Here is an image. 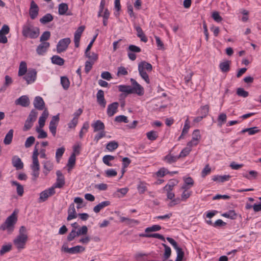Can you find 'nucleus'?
Returning a JSON list of instances; mask_svg holds the SVG:
<instances>
[{
  "mask_svg": "<svg viewBox=\"0 0 261 261\" xmlns=\"http://www.w3.org/2000/svg\"><path fill=\"white\" fill-rule=\"evenodd\" d=\"M39 29L38 27H34L29 22H27L22 27V34L25 38L36 39L39 36Z\"/></svg>",
  "mask_w": 261,
  "mask_h": 261,
  "instance_id": "obj_1",
  "label": "nucleus"
},
{
  "mask_svg": "<svg viewBox=\"0 0 261 261\" xmlns=\"http://www.w3.org/2000/svg\"><path fill=\"white\" fill-rule=\"evenodd\" d=\"M17 217L15 213H13L9 216L5 222L0 226V230H7L9 233H12L14 230V225L16 223Z\"/></svg>",
  "mask_w": 261,
  "mask_h": 261,
  "instance_id": "obj_2",
  "label": "nucleus"
},
{
  "mask_svg": "<svg viewBox=\"0 0 261 261\" xmlns=\"http://www.w3.org/2000/svg\"><path fill=\"white\" fill-rule=\"evenodd\" d=\"M28 239V235L17 236L13 240V244L18 251L24 249Z\"/></svg>",
  "mask_w": 261,
  "mask_h": 261,
  "instance_id": "obj_3",
  "label": "nucleus"
},
{
  "mask_svg": "<svg viewBox=\"0 0 261 261\" xmlns=\"http://www.w3.org/2000/svg\"><path fill=\"white\" fill-rule=\"evenodd\" d=\"M166 239L176 250L177 257L175 261H181L184 256V252L182 251V249L178 247L177 243L173 239L167 237Z\"/></svg>",
  "mask_w": 261,
  "mask_h": 261,
  "instance_id": "obj_4",
  "label": "nucleus"
},
{
  "mask_svg": "<svg viewBox=\"0 0 261 261\" xmlns=\"http://www.w3.org/2000/svg\"><path fill=\"white\" fill-rule=\"evenodd\" d=\"M85 248L82 246L77 245L71 248H68L67 246L64 243L61 248L62 251L69 254H77L84 251Z\"/></svg>",
  "mask_w": 261,
  "mask_h": 261,
  "instance_id": "obj_5",
  "label": "nucleus"
},
{
  "mask_svg": "<svg viewBox=\"0 0 261 261\" xmlns=\"http://www.w3.org/2000/svg\"><path fill=\"white\" fill-rule=\"evenodd\" d=\"M70 42L69 38H65L59 40L57 45V52L60 54L66 51Z\"/></svg>",
  "mask_w": 261,
  "mask_h": 261,
  "instance_id": "obj_6",
  "label": "nucleus"
},
{
  "mask_svg": "<svg viewBox=\"0 0 261 261\" xmlns=\"http://www.w3.org/2000/svg\"><path fill=\"white\" fill-rule=\"evenodd\" d=\"M130 82L133 87H131L132 93H136L139 96H142L144 93L143 87L140 85L134 79H130Z\"/></svg>",
  "mask_w": 261,
  "mask_h": 261,
  "instance_id": "obj_7",
  "label": "nucleus"
},
{
  "mask_svg": "<svg viewBox=\"0 0 261 261\" xmlns=\"http://www.w3.org/2000/svg\"><path fill=\"white\" fill-rule=\"evenodd\" d=\"M24 75L23 79L26 81L27 84L29 85L34 83L36 80L37 71L35 69H29Z\"/></svg>",
  "mask_w": 261,
  "mask_h": 261,
  "instance_id": "obj_8",
  "label": "nucleus"
},
{
  "mask_svg": "<svg viewBox=\"0 0 261 261\" xmlns=\"http://www.w3.org/2000/svg\"><path fill=\"white\" fill-rule=\"evenodd\" d=\"M55 187H50L49 189L45 190L40 194L39 200L40 201L44 202L46 201L48 197L51 196L55 194Z\"/></svg>",
  "mask_w": 261,
  "mask_h": 261,
  "instance_id": "obj_9",
  "label": "nucleus"
},
{
  "mask_svg": "<svg viewBox=\"0 0 261 261\" xmlns=\"http://www.w3.org/2000/svg\"><path fill=\"white\" fill-rule=\"evenodd\" d=\"M59 121V114L53 117L51 120L49 122V129L51 132L53 136H55L56 135V130L58 125V123Z\"/></svg>",
  "mask_w": 261,
  "mask_h": 261,
  "instance_id": "obj_10",
  "label": "nucleus"
},
{
  "mask_svg": "<svg viewBox=\"0 0 261 261\" xmlns=\"http://www.w3.org/2000/svg\"><path fill=\"white\" fill-rule=\"evenodd\" d=\"M33 105L36 109L42 111L46 109L45 102L43 98L39 96H36L33 101Z\"/></svg>",
  "mask_w": 261,
  "mask_h": 261,
  "instance_id": "obj_11",
  "label": "nucleus"
},
{
  "mask_svg": "<svg viewBox=\"0 0 261 261\" xmlns=\"http://www.w3.org/2000/svg\"><path fill=\"white\" fill-rule=\"evenodd\" d=\"M96 100L97 103L103 109L107 105V101L105 98L104 92L102 90H99L96 94Z\"/></svg>",
  "mask_w": 261,
  "mask_h": 261,
  "instance_id": "obj_12",
  "label": "nucleus"
},
{
  "mask_svg": "<svg viewBox=\"0 0 261 261\" xmlns=\"http://www.w3.org/2000/svg\"><path fill=\"white\" fill-rule=\"evenodd\" d=\"M16 105L21 106L23 107H27L30 104V100L27 95H22L15 101Z\"/></svg>",
  "mask_w": 261,
  "mask_h": 261,
  "instance_id": "obj_13",
  "label": "nucleus"
},
{
  "mask_svg": "<svg viewBox=\"0 0 261 261\" xmlns=\"http://www.w3.org/2000/svg\"><path fill=\"white\" fill-rule=\"evenodd\" d=\"M119 107L118 102H114L108 105L107 113L109 117H112L117 112Z\"/></svg>",
  "mask_w": 261,
  "mask_h": 261,
  "instance_id": "obj_14",
  "label": "nucleus"
},
{
  "mask_svg": "<svg viewBox=\"0 0 261 261\" xmlns=\"http://www.w3.org/2000/svg\"><path fill=\"white\" fill-rule=\"evenodd\" d=\"M39 8L37 5L32 1L31 3V7L29 10V14L31 19H35L38 15Z\"/></svg>",
  "mask_w": 261,
  "mask_h": 261,
  "instance_id": "obj_15",
  "label": "nucleus"
},
{
  "mask_svg": "<svg viewBox=\"0 0 261 261\" xmlns=\"http://www.w3.org/2000/svg\"><path fill=\"white\" fill-rule=\"evenodd\" d=\"M50 46V43L48 42H41L36 48V52L39 55H43Z\"/></svg>",
  "mask_w": 261,
  "mask_h": 261,
  "instance_id": "obj_16",
  "label": "nucleus"
},
{
  "mask_svg": "<svg viewBox=\"0 0 261 261\" xmlns=\"http://www.w3.org/2000/svg\"><path fill=\"white\" fill-rule=\"evenodd\" d=\"M68 217L67 220L70 221L73 219H75L77 217V214L75 211L74 204L73 203H71L69 206L68 210Z\"/></svg>",
  "mask_w": 261,
  "mask_h": 261,
  "instance_id": "obj_17",
  "label": "nucleus"
},
{
  "mask_svg": "<svg viewBox=\"0 0 261 261\" xmlns=\"http://www.w3.org/2000/svg\"><path fill=\"white\" fill-rule=\"evenodd\" d=\"M12 164L17 170H20L23 168V163L20 158L17 155L13 156L12 159Z\"/></svg>",
  "mask_w": 261,
  "mask_h": 261,
  "instance_id": "obj_18",
  "label": "nucleus"
},
{
  "mask_svg": "<svg viewBox=\"0 0 261 261\" xmlns=\"http://www.w3.org/2000/svg\"><path fill=\"white\" fill-rule=\"evenodd\" d=\"M94 129V132L105 130V126L104 123L100 120H96L91 124Z\"/></svg>",
  "mask_w": 261,
  "mask_h": 261,
  "instance_id": "obj_19",
  "label": "nucleus"
},
{
  "mask_svg": "<svg viewBox=\"0 0 261 261\" xmlns=\"http://www.w3.org/2000/svg\"><path fill=\"white\" fill-rule=\"evenodd\" d=\"M49 113L47 109H45L43 111L41 116L39 118L38 123L40 128L43 127L45 123V120L48 116Z\"/></svg>",
  "mask_w": 261,
  "mask_h": 261,
  "instance_id": "obj_20",
  "label": "nucleus"
},
{
  "mask_svg": "<svg viewBox=\"0 0 261 261\" xmlns=\"http://www.w3.org/2000/svg\"><path fill=\"white\" fill-rule=\"evenodd\" d=\"M120 221L121 222H125V224L130 226H133L135 225L139 224L140 222L138 220L129 219L124 217H120Z\"/></svg>",
  "mask_w": 261,
  "mask_h": 261,
  "instance_id": "obj_21",
  "label": "nucleus"
},
{
  "mask_svg": "<svg viewBox=\"0 0 261 261\" xmlns=\"http://www.w3.org/2000/svg\"><path fill=\"white\" fill-rule=\"evenodd\" d=\"M230 64L231 61L229 60H226L221 62L219 64V68L221 71L224 73L228 72L230 69Z\"/></svg>",
  "mask_w": 261,
  "mask_h": 261,
  "instance_id": "obj_22",
  "label": "nucleus"
},
{
  "mask_svg": "<svg viewBox=\"0 0 261 261\" xmlns=\"http://www.w3.org/2000/svg\"><path fill=\"white\" fill-rule=\"evenodd\" d=\"M110 204L111 202L109 201H102L94 207L93 211L96 213H98L101 210L106 206L110 205Z\"/></svg>",
  "mask_w": 261,
  "mask_h": 261,
  "instance_id": "obj_23",
  "label": "nucleus"
},
{
  "mask_svg": "<svg viewBox=\"0 0 261 261\" xmlns=\"http://www.w3.org/2000/svg\"><path fill=\"white\" fill-rule=\"evenodd\" d=\"M190 127V122L189 121L188 118L186 119L185 122V124L184 126V128L182 130L181 134L180 136L178 137V140L179 141L181 139H183L184 138V136L186 135L189 131V129Z\"/></svg>",
  "mask_w": 261,
  "mask_h": 261,
  "instance_id": "obj_24",
  "label": "nucleus"
},
{
  "mask_svg": "<svg viewBox=\"0 0 261 261\" xmlns=\"http://www.w3.org/2000/svg\"><path fill=\"white\" fill-rule=\"evenodd\" d=\"M12 186H16L17 194L19 196H22L24 193V188L23 186L20 185L17 181L12 180L11 181Z\"/></svg>",
  "mask_w": 261,
  "mask_h": 261,
  "instance_id": "obj_25",
  "label": "nucleus"
},
{
  "mask_svg": "<svg viewBox=\"0 0 261 261\" xmlns=\"http://www.w3.org/2000/svg\"><path fill=\"white\" fill-rule=\"evenodd\" d=\"M43 168L45 169L43 173L45 175H47L48 173L53 169V164L50 161H43Z\"/></svg>",
  "mask_w": 261,
  "mask_h": 261,
  "instance_id": "obj_26",
  "label": "nucleus"
},
{
  "mask_svg": "<svg viewBox=\"0 0 261 261\" xmlns=\"http://www.w3.org/2000/svg\"><path fill=\"white\" fill-rule=\"evenodd\" d=\"M13 129H11L6 134L4 140V143L5 145H9L11 143L13 137Z\"/></svg>",
  "mask_w": 261,
  "mask_h": 261,
  "instance_id": "obj_27",
  "label": "nucleus"
},
{
  "mask_svg": "<svg viewBox=\"0 0 261 261\" xmlns=\"http://www.w3.org/2000/svg\"><path fill=\"white\" fill-rule=\"evenodd\" d=\"M68 10V6L66 3H62L59 5L58 13L60 15H64Z\"/></svg>",
  "mask_w": 261,
  "mask_h": 261,
  "instance_id": "obj_28",
  "label": "nucleus"
},
{
  "mask_svg": "<svg viewBox=\"0 0 261 261\" xmlns=\"http://www.w3.org/2000/svg\"><path fill=\"white\" fill-rule=\"evenodd\" d=\"M230 177L229 175H215L213 176L212 179L215 181L223 182L228 180Z\"/></svg>",
  "mask_w": 261,
  "mask_h": 261,
  "instance_id": "obj_29",
  "label": "nucleus"
},
{
  "mask_svg": "<svg viewBox=\"0 0 261 261\" xmlns=\"http://www.w3.org/2000/svg\"><path fill=\"white\" fill-rule=\"evenodd\" d=\"M27 63L24 61L20 62L18 70V76L24 75L27 72Z\"/></svg>",
  "mask_w": 261,
  "mask_h": 261,
  "instance_id": "obj_30",
  "label": "nucleus"
},
{
  "mask_svg": "<svg viewBox=\"0 0 261 261\" xmlns=\"http://www.w3.org/2000/svg\"><path fill=\"white\" fill-rule=\"evenodd\" d=\"M128 191L127 188L118 189L116 192L114 193V196L117 198L123 197Z\"/></svg>",
  "mask_w": 261,
  "mask_h": 261,
  "instance_id": "obj_31",
  "label": "nucleus"
},
{
  "mask_svg": "<svg viewBox=\"0 0 261 261\" xmlns=\"http://www.w3.org/2000/svg\"><path fill=\"white\" fill-rule=\"evenodd\" d=\"M138 70L139 74L141 77L146 82V83L149 84L150 80L147 72L143 70V68L141 67V66H138Z\"/></svg>",
  "mask_w": 261,
  "mask_h": 261,
  "instance_id": "obj_32",
  "label": "nucleus"
},
{
  "mask_svg": "<svg viewBox=\"0 0 261 261\" xmlns=\"http://www.w3.org/2000/svg\"><path fill=\"white\" fill-rule=\"evenodd\" d=\"M51 62L54 64L62 66L64 63V60L61 58L60 56L57 55H54L51 58Z\"/></svg>",
  "mask_w": 261,
  "mask_h": 261,
  "instance_id": "obj_33",
  "label": "nucleus"
},
{
  "mask_svg": "<svg viewBox=\"0 0 261 261\" xmlns=\"http://www.w3.org/2000/svg\"><path fill=\"white\" fill-rule=\"evenodd\" d=\"M223 217L225 218H229L232 220H235L237 217V214L233 210H230L226 213L222 214Z\"/></svg>",
  "mask_w": 261,
  "mask_h": 261,
  "instance_id": "obj_34",
  "label": "nucleus"
},
{
  "mask_svg": "<svg viewBox=\"0 0 261 261\" xmlns=\"http://www.w3.org/2000/svg\"><path fill=\"white\" fill-rule=\"evenodd\" d=\"M119 91L124 92L127 94H132L130 86L121 85L118 86Z\"/></svg>",
  "mask_w": 261,
  "mask_h": 261,
  "instance_id": "obj_35",
  "label": "nucleus"
},
{
  "mask_svg": "<svg viewBox=\"0 0 261 261\" xmlns=\"http://www.w3.org/2000/svg\"><path fill=\"white\" fill-rule=\"evenodd\" d=\"M259 132V129H257V127H253L250 128H247L243 129L240 132L241 134H243L246 132L248 133L249 135H253Z\"/></svg>",
  "mask_w": 261,
  "mask_h": 261,
  "instance_id": "obj_36",
  "label": "nucleus"
},
{
  "mask_svg": "<svg viewBox=\"0 0 261 261\" xmlns=\"http://www.w3.org/2000/svg\"><path fill=\"white\" fill-rule=\"evenodd\" d=\"M54 18L53 15L50 13H47L40 19V21L43 24H46L49 22L51 21Z\"/></svg>",
  "mask_w": 261,
  "mask_h": 261,
  "instance_id": "obj_37",
  "label": "nucleus"
},
{
  "mask_svg": "<svg viewBox=\"0 0 261 261\" xmlns=\"http://www.w3.org/2000/svg\"><path fill=\"white\" fill-rule=\"evenodd\" d=\"M178 159V156H174L169 154L164 157V160L167 163L171 164L175 162Z\"/></svg>",
  "mask_w": 261,
  "mask_h": 261,
  "instance_id": "obj_38",
  "label": "nucleus"
},
{
  "mask_svg": "<svg viewBox=\"0 0 261 261\" xmlns=\"http://www.w3.org/2000/svg\"><path fill=\"white\" fill-rule=\"evenodd\" d=\"M118 146V143L117 142L113 141L109 142L107 144L106 148L110 151H113L117 148Z\"/></svg>",
  "mask_w": 261,
  "mask_h": 261,
  "instance_id": "obj_39",
  "label": "nucleus"
},
{
  "mask_svg": "<svg viewBox=\"0 0 261 261\" xmlns=\"http://www.w3.org/2000/svg\"><path fill=\"white\" fill-rule=\"evenodd\" d=\"M61 84L64 90H67L70 86V82L66 76H62L61 77Z\"/></svg>",
  "mask_w": 261,
  "mask_h": 261,
  "instance_id": "obj_40",
  "label": "nucleus"
},
{
  "mask_svg": "<svg viewBox=\"0 0 261 261\" xmlns=\"http://www.w3.org/2000/svg\"><path fill=\"white\" fill-rule=\"evenodd\" d=\"M37 115V111L35 109H33L31 111L27 119L34 122L36 121Z\"/></svg>",
  "mask_w": 261,
  "mask_h": 261,
  "instance_id": "obj_41",
  "label": "nucleus"
},
{
  "mask_svg": "<svg viewBox=\"0 0 261 261\" xmlns=\"http://www.w3.org/2000/svg\"><path fill=\"white\" fill-rule=\"evenodd\" d=\"M65 149L64 147L59 148L57 149L56 152V159L57 163L60 162V159L65 152Z\"/></svg>",
  "mask_w": 261,
  "mask_h": 261,
  "instance_id": "obj_42",
  "label": "nucleus"
},
{
  "mask_svg": "<svg viewBox=\"0 0 261 261\" xmlns=\"http://www.w3.org/2000/svg\"><path fill=\"white\" fill-rule=\"evenodd\" d=\"M138 66H141L143 68V70L145 71L146 69L147 71L150 72L152 70V66L151 64L147 63L145 61H142L140 63Z\"/></svg>",
  "mask_w": 261,
  "mask_h": 261,
  "instance_id": "obj_43",
  "label": "nucleus"
},
{
  "mask_svg": "<svg viewBox=\"0 0 261 261\" xmlns=\"http://www.w3.org/2000/svg\"><path fill=\"white\" fill-rule=\"evenodd\" d=\"M76 157L74 153H72L68 159L67 166L72 168L75 164Z\"/></svg>",
  "mask_w": 261,
  "mask_h": 261,
  "instance_id": "obj_44",
  "label": "nucleus"
},
{
  "mask_svg": "<svg viewBox=\"0 0 261 261\" xmlns=\"http://www.w3.org/2000/svg\"><path fill=\"white\" fill-rule=\"evenodd\" d=\"M115 157L111 155H106L102 158V161L103 163L108 166H112V164L110 162L114 160Z\"/></svg>",
  "mask_w": 261,
  "mask_h": 261,
  "instance_id": "obj_45",
  "label": "nucleus"
},
{
  "mask_svg": "<svg viewBox=\"0 0 261 261\" xmlns=\"http://www.w3.org/2000/svg\"><path fill=\"white\" fill-rule=\"evenodd\" d=\"M146 136L148 140L150 141L155 140L158 136L156 132L154 130H151L146 133Z\"/></svg>",
  "mask_w": 261,
  "mask_h": 261,
  "instance_id": "obj_46",
  "label": "nucleus"
},
{
  "mask_svg": "<svg viewBox=\"0 0 261 261\" xmlns=\"http://www.w3.org/2000/svg\"><path fill=\"white\" fill-rule=\"evenodd\" d=\"M227 116L225 113H221L218 118V125L221 126L226 122Z\"/></svg>",
  "mask_w": 261,
  "mask_h": 261,
  "instance_id": "obj_47",
  "label": "nucleus"
},
{
  "mask_svg": "<svg viewBox=\"0 0 261 261\" xmlns=\"http://www.w3.org/2000/svg\"><path fill=\"white\" fill-rule=\"evenodd\" d=\"M89 127V125L88 122H85L80 132L79 137L81 139L83 138L84 134L86 133Z\"/></svg>",
  "mask_w": 261,
  "mask_h": 261,
  "instance_id": "obj_48",
  "label": "nucleus"
},
{
  "mask_svg": "<svg viewBox=\"0 0 261 261\" xmlns=\"http://www.w3.org/2000/svg\"><path fill=\"white\" fill-rule=\"evenodd\" d=\"M65 184V179L64 176L57 177V181L53 187L62 188Z\"/></svg>",
  "mask_w": 261,
  "mask_h": 261,
  "instance_id": "obj_49",
  "label": "nucleus"
},
{
  "mask_svg": "<svg viewBox=\"0 0 261 261\" xmlns=\"http://www.w3.org/2000/svg\"><path fill=\"white\" fill-rule=\"evenodd\" d=\"M12 82L13 81L12 78L8 75H6L5 77V83L4 86L1 88V90H2L3 89L5 90L8 86L12 83Z\"/></svg>",
  "mask_w": 261,
  "mask_h": 261,
  "instance_id": "obj_50",
  "label": "nucleus"
},
{
  "mask_svg": "<svg viewBox=\"0 0 261 261\" xmlns=\"http://www.w3.org/2000/svg\"><path fill=\"white\" fill-rule=\"evenodd\" d=\"M137 189L140 194L144 193L147 190L146 184L140 181L137 186Z\"/></svg>",
  "mask_w": 261,
  "mask_h": 261,
  "instance_id": "obj_51",
  "label": "nucleus"
},
{
  "mask_svg": "<svg viewBox=\"0 0 261 261\" xmlns=\"http://www.w3.org/2000/svg\"><path fill=\"white\" fill-rule=\"evenodd\" d=\"M258 175V172L251 170L249 172V174H243V176L248 179L251 180L252 178H256Z\"/></svg>",
  "mask_w": 261,
  "mask_h": 261,
  "instance_id": "obj_52",
  "label": "nucleus"
},
{
  "mask_svg": "<svg viewBox=\"0 0 261 261\" xmlns=\"http://www.w3.org/2000/svg\"><path fill=\"white\" fill-rule=\"evenodd\" d=\"M162 245L164 246L165 248V253L164 255V257L165 259H167L171 255V248L166 244H162Z\"/></svg>",
  "mask_w": 261,
  "mask_h": 261,
  "instance_id": "obj_53",
  "label": "nucleus"
},
{
  "mask_svg": "<svg viewBox=\"0 0 261 261\" xmlns=\"http://www.w3.org/2000/svg\"><path fill=\"white\" fill-rule=\"evenodd\" d=\"M35 138L34 136H30L28 137L25 142V147L26 148H29L31 147L33 144L35 143Z\"/></svg>",
  "mask_w": 261,
  "mask_h": 261,
  "instance_id": "obj_54",
  "label": "nucleus"
},
{
  "mask_svg": "<svg viewBox=\"0 0 261 261\" xmlns=\"http://www.w3.org/2000/svg\"><path fill=\"white\" fill-rule=\"evenodd\" d=\"M191 151V148L189 146H187L181 150L180 154L178 155V158L186 157L190 153Z\"/></svg>",
  "mask_w": 261,
  "mask_h": 261,
  "instance_id": "obj_55",
  "label": "nucleus"
},
{
  "mask_svg": "<svg viewBox=\"0 0 261 261\" xmlns=\"http://www.w3.org/2000/svg\"><path fill=\"white\" fill-rule=\"evenodd\" d=\"M237 94L239 96L245 98L248 96L249 93L245 91L243 88H239L237 90Z\"/></svg>",
  "mask_w": 261,
  "mask_h": 261,
  "instance_id": "obj_56",
  "label": "nucleus"
},
{
  "mask_svg": "<svg viewBox=\"0 0 261 261\" xmlns=\"http://www.w3.org/2000/svg\"><path fill=\"white\" fill-rule=\"evenodd\" d=\"M209 112V106L206 105L204 106H202L200 108V112L203 118H205L208 114Z\"/></svg>",
  "mask_w": 261,
  "mask_h": 261,
  "instance_id": "obj_57",
  "label": "nucleus"
},
{
  "mask_svg": "<svg viewBox=\"0 0 261 261\" xmlns=\"http://www.w3.org/2000/svg\"><path fill=\"white\" fill-rule=\"evenodd\" d=\"M36 132L39 134L37 138L38 139H44L47 137V134L41 128H37Z\"/></svg>",
  "mask_w": 261,
  "mask_h": 261,
  "instance_id": "obj_58",
  "label": "nucleus"
},
{
  "mask_svg": "<svg viewBox=\"0 0 261 261\" xmlns=\"http://www.w3.org/2000/svg\"><path fill=\"white\" fill-rule=\"evenodd\" d=\"M12 249V245L11 244H7L2 246V248L0 250V254L1 255L4 254L5 253L10 251Z\"/></svg>",
  "mask_w": 261,
  "mask_h": 261,
  "instance_id": "obj_59",
  "label": "nucleus"
},
{
  "mask_svg": "<svg viewBox=\"0 0 261 261\" xmlns=\"http://www.w3.org/2000/svg\"><path fill=\"white\" fill-rule=\"evenodd\" d=\"M115 121L119 123L124 122L126 123L128 122V120L126 116L124 115H119L115 118Z\"/></svg>",
  "mask_w": 261,
  "mask_h": 261,
  "instance_id": "obj_60",
  "label": "nucleus"
},
{
  "mask_svg": "<svg viewBox=\"0 0 261 261\" xmlns=\"http://www.w3.org/2000/svg\"><path fill=\"white\" fill-rule=\"evenodd\" d=\"M161 229V226L159 225H154L145 229V232L159 231Z\"/></svg>",
  "mask_w": 261,
  "mask_h": 261,
  "instance_id": "obj_61",
  "label": "nucleus"
},
{
  "mask_svg": "<svg viewBox=\"0 0 261 261\" xmlns=\"http://www.w3.org/2000/svg\"><path fill=\"white\" fill-rule=\"evenodd\" d=\"M50 37V33L49 31L44 32L40 37V41L44 42L48 40Z\"/></svg>",
  "mask_w": 261,
  "mask_h": 261,
  "instance_id": "obj_62",
  "label": "nucleus"
},
{
  "mask_svg": "<svg viewBox=\"0 0 261 261\" xmlns=\"http://www.w3.org/2000/svg\"><path fill=\"white\" fill-rule=\"evenodd\" d=\"M76 231L75 229H72L70 232L69 233L67 237V240L68 242H71L73 241L75 237H78V236L76 234Z\"/></svg>",
  "mask_w": 261,
  "mask_h": 261,
  "instance_id": "obj_63",
  "label": "nucleus"
},
{
  "mask_svg": "<svg viewBox=\"0 0 261 261\" xmlns=\"http://www.w3.org/2000/svg\"><path fill=\"white\" fill-rule=\"evenodd\" d=\"M176 184V181H170L169 183L167 184L164 187V190L165 191H172L173 187L175 186Z\"/></svg>",
  "mask_w": 261,
  "mask_h": 261,
  "instance_id": "obj_64",
  "label": "nucleus"
}]
</instances>
